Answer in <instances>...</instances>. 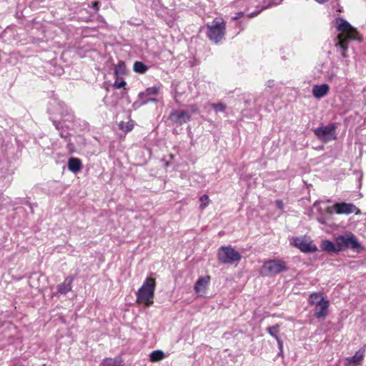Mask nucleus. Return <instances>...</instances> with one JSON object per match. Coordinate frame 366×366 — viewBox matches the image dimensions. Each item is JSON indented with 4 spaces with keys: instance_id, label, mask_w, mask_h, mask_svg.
<instances>
[{
    "instance_id": "f3484780",
    "label": "nucleus",
    "mask_w": 366,
    "mask_h": 366,
    "mask_svg": "<svg viewBox=\"0 0 366 366\" xmlns=\"http://www.w3.org/2000/svg\"><path fill=\"white\" fill-rule=\"evenodd\" d=\"M68 168L71 172H77L81 168V162L79 159L71 157L68 161Z\"/></svg>"
},
{
    "instance_id": "b1692460",
    "label": "nucleus",
    "mask_w": 366,
    "mask_h": 366,
    "mask_svg": "<svg viewBox=\"0 0 366 366\" xmlns=\"http://www.w3.org/2000/svg\"><path fill=\"white\" fill-rule=\"evenodd\" d=\"M158 91H159V89L156 86L149 87L146 90L145 92L140 93L139 97H142L144 96L147 97V96H151V95H156L158 93Z\"/></svg>"
},
{
    "instance_id": "9b49d317",
    "label": "nucleus",
    "mask_w": 366,
    "mask_h": 366,
    "mask_svg": "<svg viewBox=\"0 0 366 366\" xmlns=\"http://www.w3.org/2000/svg\"><path fill=\"white\" fill-rule=\"evenodd\" d=\"M210 277L209 276L199 277L194 284V291L197 294H203L205 292L207 287L209 283Z\"/></svg>"
},
{
    "instance_id": "72a5a7b5",
    "label": "nucleus",
    "mask_w": 366,
    "mask_h": 366,
    "mask_svg": "<svg viewBox=\"0 0 366 366\" xmlns=\"http://www.w3.org/2000/svg\"><path fill=\"white\" fill-rule=\"evenodd\" d=\"M156 102L157 100L155 99H149L147 100V102Z\"/></svg>"
},
{
    "instance_id": "7ed1b4c3",
    "label": "nucleus",
    "mask_w": 366,
    "mask_h": 366,
    "mask_svg": "<svg viewBox=\"0 0 366 366\" xmlns=\"http://www.w3.org/2000/svg\"><path fill=\"white\" fill-rule=\"evenodd\" d=\"M335 242L338 247L339 252L347 249L358 250L361 247L356 237L351 232L337 237L335 239Z\"/></svg>"
},
{
    "instance_id": "20e7f679",
    "label": "nucleus",
    "mask_w": 366,
    "mask_h": 366,
    "mask_svg": "<svg viewBox=\"0 0 366 366\" xmlns=\"http://www.w3.org/2000/svg\"><path fill=\"white\" fill-rule=\"evenodd\" d=\"M217 257L220 262L232 264L240 261L242 256L239 252L236 251L232 247L223 246L219 249Z\"/></svg>"
},
{
    "instance_id": "ddd939ff",
    "label": "nucleus",
    "mask_w": 366,
    "mask_h": 366,
    "mask_svg": "<svg viewBox=\"0 0 366 366\" xmlns=\"http://www.w3.org/2000/svg\"><path fill=\"white\" fill-rule=\"evenodd\" d=\"M330 87L327 84H315L312 87V94L316 99L325 97L329 92Z\"/></svg>"
},
{
    "instance_id": "473e14b6",
    "label": "nucleus",
    "mask_w": 366,
    "mask_h": 366,
    "mask_svg": "<svg viewBox=\"0 0 366 366\" xmlns=\"http://www.w3.org/2000/svg\"><path fill=\"white\" fill-rule=\"evenodd\" d=\"M277 342H278V345H279V347L280 348L282 347V341L281 340H280V338H278V340H277Z\"/></svg>"
},
{
    "instance_id": "bb28decb",
    "label": "nucleus",
    "mask_w": 366,
    "mask_h": 366,
    "mask_svg": "<svg viewBox=\"0 0 366 366\" xmlns=\"http://www.w3.org/2000/svg\"><path fill=\"white\" fill-rule=\"evenodd\" d=\"M199 201L201 202V209H204L209 204V197L206 194H204L200 197Z\"/></svg>"
},
{
    "instance_id": "cd10ccee",
    "label": "nucleus",
    "mask_w": 366,
    "mask_h": 366,
    "mask_svg": "<svg viewBox=\"0 0 366 366\" xmlns=\"http://www.w3.org/2000/svg\"><path fill=\"white\" fill-rule=\"evenodd\" d=\"M187 111L189 112L190 116H191L193 114L199 113V107H197V104H192V105L189 106V109Z\"/></svg>"
},
{
    "instance_id": "5701e85b",
    "label": "nucleus",
    "mask_w": 366,
    "mask_h": 366,
    "mask_svg": "<svg viewBox=\"0 0 366 366\" xmlns=\"http://www.w3.org/2000/svg\"><path fill=\"white\" fill-rule=\"evenodd\" d=\"M125 74V64L124 62L119 63L114 69V74L118 77Z\"/></svg>"
},
{
    "instance_id": "f03ea898",
    "label": "nucleus",
    "mask_w": 366,
    "mask_h": 366,
    "mask_svg": "<svg viewBox=\"0 0 366 366\" xmlns=\"http://www.w3.org/2000/svg\"><path fill=\"white\" fill-rule=\"evenodd\" d=\"M155 280L153 278H147L137 293V301L150 305L153 303V297L155 289Z\"/></svg>"
},
{
    "instance_id": "a211bd4d",
    "label": "nucleus",
    "mask_w": 366,
    "mask_h": 366,
    "mask_svg": "<svg viewBox=\"0 0 366 366\" xmlns=\"http://www.w3.org/2000/svg\"><path fill=\"white\" fill-rule=\"evenodd\" d=\"M328 300H326L320 293H312L310 295L309 298V302L310 305L314 306H317L322 303L323 302H327Z\"/></svg>"
},
{
    "instance_id": "4be33fe9",
    "label": "nucleus",
    "mask_w": 366,
    "mask_h": 366,
    "mask_svg": "<svg viewBox=\"0 0 366 366\" xmlns=\"http://www.w3.org/2000/svg\"><path fill=\"white\" fill-rule=\"evenodd\" d=\"M133 69L137 73L144 74L148 70V67L141 61H135Z\"/></svg>"
},
{
    "instance_id": "6e6552de",
    "label": "nucleus",
    "mask_w": 366,
    "mask_h": 366,
    "mask_svg": "<svg viewBox=\"0 0 366 366\" xmlns=\"http://www.w3.org/2000/svg\"><path fill=\"white\" fill-rule=\"evenodd\" d=\"M225 24H211L207 26V36L214 42L218 43L224 34Z\"/></svg>"
},
{
    "instance_id": "c85d7f7f",
    "label": "nucleus",
    "mask_w": 366,
    "mask_h": 366,
    "mask_svg": "<svg viewBox=\"0 0 366 366\" xmlns=\"http://www.w3.org/2000/svg\"><path fill=\"white\" fill-rule=\"evenodd\" d=\"M119 126L120 128L125 132H129L133 129V126L132 124H129V123L124 124L123 122H121Z\"/></svg>"
},
{
    "instance_id": "2f4dec72",
    "label": "nucleus",
    "mask_w": 366,
    "mask_h": 366,
    "mask_svg": "<svg viewBox=\"0 0 366 366\" xmlns=\"http://www.w3.org/2000/svg\"><path fill=\"white\" fill-rule=\"evenodd\" d=\"M336 23H344V24H346V23H348V22L346 20L343 19L338 18L336 20Z\"/></svg>"
},
{
    "instance_id": "0eeeda50",
    "label": "nucleus",
    "mask_w": 366,
    "mask_h": 366,
    "mask_svg": "<svg viewBox=\"0 0 366 366\" xmlns=\"http://www.w3.org/2000/svg\"><path fill=\"white\" fill-rule=\"evenodd\" d=\"M292 244L303 252H314L317 250L312 241L306 237L293 238Z\"/></svg>"
},
{
    "instance_id": "39448f33",
    "label": "nucleus",
    "mask_w": 366,
    "mask_h": 366,
    "mask_svg": "<svg viewBox=\"0 0 366 366\" xmlns=\"http://www.w3.org/2000/svg\"><path fill=\"white\" fill-rule=\"evenodd\" d=\"M335 129L336 127L334 124H330L327 126L315 129L314 133L319 139L324 142H327L336 139Z\"/></svg>"
},
{
    "instance_id": "a878e982",
    "label": "nucleus",
    "mask_w": 366,
    "mask_h": 366,
    "mask_svg": "<svg viewBox=\"0 0 366 366\" xmlns=\"http://www.w3.org/2000/svg\"><path fill=\"white\" fill-rule=\"evenodd\" d=\"M211 106L216 112H224L226 110V105L222 103L212 104Z\"/></svg>"
},
{
    "instance_id": "412c9836",
    "label": "nucleus",
    "mask_w": 366,
    "mask_h": 366,
    "mask_svg": "<svg viewBox=\"0 0 366 366\" xmlns=\"http://www.w3.org/2000/svg\"><path fill=\"white\" fill-rule=\"evenodd\" d=\"M149 357L150 360L154 362L161 361L164 358L165 355L162 350H155L150 354Z\"/></svg>"
},
{
    "instance_id": "393cba45",
    "label": "nucleus",
    "mask_w": 366,
    "mask_h": 366,
    "mask_svg": "<svg viewBox=\"0 0 366 366\" xmlns=\"http://www.w3.org/2000/svg\"><path fill=\"white\" fill-rule=\"evenodd\" d=\"M268 333L276 340H278L279 337L277 335L279 332V325H276L272 327H269L267 329Z\"/></svg>"
},
{
    "instance_id": "7c9ffc66",
    "label": "nucleus",
    "mask_w": 366,
    "mask_h": 366,
    "mask_svg": "<svg viewBox=\"0 0 366 366\" xmlns=\"http://www.w3.org/2000/svg\"><path fill=\"white\" fill-rule=\"evenodd\" d=\"M276 205L281 210H282L283 208H284V203H283V202L282 200H280V199L277 200L276 201Z\"/></svg>"
},
{
    "instance_id": "c9c22d12",
    "label": "nucleus",
    "mask_w": 366,
    "mask_h": 366,
    "mask_svg": "<svg viewBox=\"0 0 366 366\" xmlns=\"http://www.w3.org/2000/svg\"><path fill=\"white\" fill-rule=\"evenodd\" d=\"M94 7H95V8H98L97 4H96V3H95V4H94Z\"/></svg>"
},
{
    "instance_id": "2eb2a0df",
    "label": "nucleus",
    "mask_w": 366,
    "mask_h": 366,
    "mask_svg": "<svg viewBox=\"0 0 366 366\" xmlns=\"http://www.w3.org/2000/svg\"><path fill=\"white\" fill-rule=\"evenodd\" d=\"M72 281L73 278L70 277H66L62 283L58 285L57 292L61 295H65L69 292L71 290Z\"/></svg>"
},
{
    "instance_id": "f704fd0d",
    "label": "nucleus",
    "mask_w": 366,
    "mask_h": 366,
    "mask_svg": "<svg viewBox=\"0 0 366 366\" xmlns=\"http://www.w3.org/2000/svg\"><path fill=\"white\" fill-rule=\"evenodd\" d=\"M212 23L216 24V23H219V22L218 21H217L216 19H214L212 21Z\"/></svg>"
},
{
    "instance_id": "c756f323",
    "label": "nucleus",
    "mask_w": 366,
    "mask_h": 366,
    "mask_svg": "<svg viewBox=\"0 0 366 366\" xmlns=\"http://www.w3.org/2000/svg\"><path fill=\"white\" fill-rule=\"evenodd\" d=\"M126 85V82L124 80L116 81L114 84V87L117 89L123 88Z\"/></svg>"
},
{
    "instance_id": "dca6fc26",
    "label": "nucleus",
    "mask_w": 366,
    "mask_h": 366,
    "mask_svg": "<svg viewBox=\"0 0 366 366\" xmlns=\"http://www.w3.org/2000/svg\"><path fill=\"white\" fill-rule=\"evenodd\" d=\"M259 10L253 12H238L231 17L232 20H238L243 19V21H248L250 18L257 15L259 13Z\"/></svg>"
},
{
    "instance_id": "423d86ee",
    "label": "nucleus",
    "mask_w": 366,
    "mask_h": 366,
    "mask_svg": "<svg viewBox=\"0 0 366 366\" xmlns=\"http://www.w3.org/2000/svg\"><path fill=\"white\" fill-rule=\"evenodd\" d=\"M262 269L267 274L273 275L287 270V266L283 260L272 259L265 262L262 266Z\"/></svg>"
},
{
    "instance_id": "9d476101",
    "label": "nucleus",
    "mask_w": 366,
    "mask_h": 366,
    "mask_svg": "<svg viewBox=\"0 0 366 366\" xmlns=\"http://www.w3.org/2000/svg\"><path fill=\"white\" fill-rule=\"evenodd\" d=\"M332 209L337 214H350L355 212L357 210V207L353 204L342 202L334 204L332 207Z\"/></svg>"
},
{
    "instance_id": "aec40b11",
    "label": "nucleus",
    "mask_w": 366,
    "mask_h": 366,
    "mask_svg": "<svg viewBox=\"0 0 366 366\" xmlns=\"http://www.w3.org/2000/svg\"><path fill=\"white\" fill-rule=\"evenodd\" d=\"M101 366H122V360L120 357L105 358L101 363Z\"/></svg>"
},
{
    "instance_id": "f257e3e1",
    "label": "nucleus",
    "mask_w": 366,
    "mask_h": 366,
    "mask_svg": "<svg viewBox=\"0 0 366 366\" xmlns=\"http://www.w3.org/2000/svg\"><path fill=\"white\" fill-rule=\"evenodd\" d=\"M337 30L339 34L337 36L335 46L340 55L345 58L347 56L346 51L348 48V41H360L361 37L357 31L352 26V24H338Z\"/></svg>"
},
{
    "instance_id": "6ab92c4d",
    "label": "nucleus",
    "mask_w": 366,
    "mask_h": 366,
    "mask_svg": "<svg viewBox=\"0 0 366 366\" xmlns=\"http://www.w3.org/2000/svg\"><path fill=\"white\" fill-rule=\"evenodd\" d=\"M321 249L323 251L328 252H338L339 249L337 245L335 244L333 242H332L330 240H324L322 242L321 244Z\"/></svg>"
},
{
    "instance_id": "1a4fd4ad",
    "label": "nucleus",
    "mask_w": 366,
    "mask_h": 366,
    "mask_svg": "<svg viewBox=\"0 0 366 366\" xmlns=\"http://www.w3.org/2000/svg\"><path fill=\"white\" fill-rule=\"evenodd\" d=\"M169 119L174 124L182 125L190 121V114L187 110H173L169 114Z\"/></svg>"
},
{
    "instance_id": "4468645a",
    "label": "nucleus",
    "mask_w": 366,
    "mask_h": 366,
    "mask_svg": "<svg viewBox=\"0 0 366 366\" xmlns=\"http://www.w3.org/2000/svg\"><path fill=\"white\" fill-rule=\"evenodd\" d=\"M329 301L323 302L317 306H315L314 315L317 318H325L328 313Z\"/></svg>"
},
{
    "instance_id": "f8f14e48",
    "label": "nucleus",
    "mask_w": 366,
    "mask_h": 366,
    "mask_svg": "<svg viewBox=\"0 0 366 366\" xmlns=\"http://www.w3.org/2000/svg\"><path fill=\"white\" fill-rule=\"evenodd\" d=\"M364 357V350H359L355 352L352 357H347L345 362V366H358L361 365V362Z\"/></svg>"
}]
</instances>
